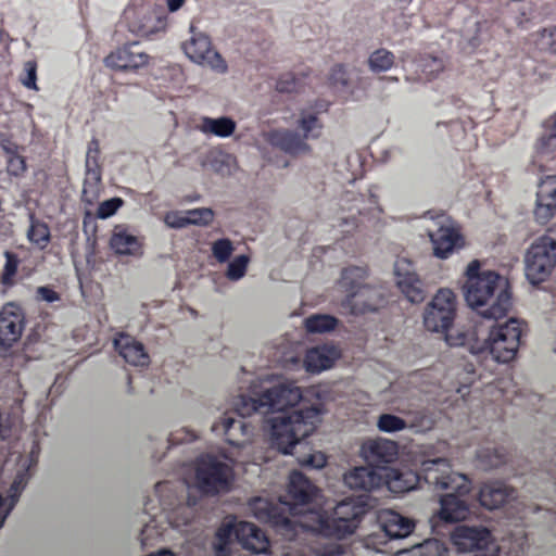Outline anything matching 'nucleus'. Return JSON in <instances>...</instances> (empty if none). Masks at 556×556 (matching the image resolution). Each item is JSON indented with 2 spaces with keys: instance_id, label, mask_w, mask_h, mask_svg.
Masks as SVG:
<instances>
[{
  "instance_id": "obj_52",
  "label": "nucleus",
  "mask_w": 556,
  "mask_h": 556,
  "mask_svg": "<svg viewBox=\"0 0 556 556\" xmlns=\"http://www.w3.org/2000/svg\"><path fill=\"white\" fill-rule=\"evenodd\" d=\"M28 482V475L27 472H20L15 476L12 485H11V492L12 496H17L21 494V492L25 489Z\"/></svg>"
},
{
  "instance_id": "obj_28",
  "label": "nucleus",
  "mask_w": 556,
  "mask_h": 556,
  "mask_svg": "<svg viewBox=\"0 0 556 556\" xmlns=\"http://www.w3.org/2000/svg\"><path fill=\"white\" fill-rule=\"evenodd\" d=\"M233 531L236 540L240 542L243 548L255 554H265L269 551L267 536L253 523L236 522Z\"/></svg>"
},
{
  "instance_id": "obj_12",
  "label": "nucleus",
  "mask_w": 556,
  "mask_h": 556,
  "mask_svg": "<svg viewBox=\"0 0 556 556\" xmlns=\"http://www.w3.org/2000/svg\"><path fill=\"white\" fill-rule=\"evenodd\" d=\"M457 294L450 288H440L427 303L422 324L427 331L438 332L453 324L457 314Z\"/></svg>"
},
{
  "instance_id": "obj_43",
  "label": "nucleus",
  "mask_w": 556,
  "mask_h": 556,
  "mask_svg": "<svg viewBox=\"0 0 556 556\" xmlns=\"http://www.w3.org/2000/svg\"><path fill=\"white\" fill-rule=\"evenodd\" d=\"M99 148L96 143L90 144L86 152V173L90 180L94 184L101 181V169L99 164Z\"/></svg>"
},
{
  "instance_id": "obj_63",
  "label": "nucleus",
  "mask_w": 556,
  "mask_h": 556,
  "mask_svg": "<svg viewBox=\"0 0 556 556\" xmlns=\"http://www.w3.org/2000/svg\"><path fill=\"white\" fill-rule=\"evenodd\" d=\"M321 556H325V555H321Z\"/></svg>"
},
{
  "instance_id": "obj_51",
  "label": "nucleus",
  "mask_w": 556,
  "mask_h": 556,
  "mask_svg": "<svg viewBox=\"0 0 556 556\" xmlns=\"http://www.w3.org/2000/svg\"><path fill=\"white\" fill-rule=\"evenodd\" d=\"M4 267L2 274V280L4 283H10L12 278L15 276L18 267V258L15 254L11 252H4Z\"/></svg>"
},
{
  "instance_id": "obj_59",
  "label": "nucleus",
  "mask_w": 556,
  "mask_h": 556,
  "mask_svg": "<svg viewBox=\"0 0 556 556\" xmlns=\"http://www.w3.org/2000/svg\"><path fill=\"white\" fill-rule=\"evenodd\" d=\"M1 147L3 152L5 153V159L20 154L18 147L13 142L3 141Z\"/></svg>"
},
{
  "instance_id": "obj_42",
  "label": "nucleus",
  "mask_w": 556,
  "mask_h": 556,
  "mask_svg": "<svg viewBox=\"0 0 556 556\" xmlns=\"http://www.w3.org/2000/svg\"><path fill=\"white\" fill-rule=\"evenodd\" d=\"M296 125L303 136V140L311 137L315 130H319L321 128L317 114L305 110L300 112Z\"/></svg>"
},
{
  "instance_id": "obj_20",
  "label": "nucleus",
  "mask_w": 556,
  "mask_h": 556,
  "mask_svg": "<svg viewBox=\"0 0 556 556\" xmlns=\"http://www.w3.org/2000/svg\"><path fill=\"white\" fill-rule=\"evenodd\" d=\"M476 500L483 509L495 511L515 500V490L500 481H486L479 486Z\"/></svg>"
},
{
  "instance_id": "obj_39",
  "label": "nucleus",
  "mask_w": 556,
  "mask_h": 556,
  "mask_svg": "<svg viewBox=\"0 0 556 556\" xmlns=\"http://www.w3.org/2000/svg\"><path fill=\"white\" fill-rule=\"evenodd\" d=\"M394 64V55L386 49L374 51L368 59V65L371 72L382 73L392 68Z\"/></svg>"
},
{
  "instance_id": "obj_4",
  "label": "nucleus",
  "mask_w": 556,
  "mask_h": 556,
  "mask_svg": "<svg viewBox=\"0 0 556 556\" xmlns=\"http://www.w3.org/2000/svg\"><path fill=\"white\" fill-rule=\"evenodd\" d=\"M522 332V321L510 317L502 324L493 325L484 340H476L470 345V352L476 355H488L496 363H509L517 355Z\"/></svg>"
},
{
  "instance_id": "obj_61",
  "label": "nucleus",
  "mask_w": 556,
  "mask_h": 556,
  "mask_svg": "<svg viewBox=\"0 0 556 556\" xmlns=\"http://www.w3.org/2000/svg\"><path fill=\"white\" fill-rule=\"evenodd\" d=\"M10 432L9 420L0 414V439H4Z\"/></svg>"
},
{
  "instance_id": "obj_34",
  "label": "nucleus",
  "mask_w": 556,
  "mask_h": 556,
  "mask_svg": "<svg viewBox=\"0 0 556 556\" xmlns=\"http://www.w3.org/2000/svg\"><path fill=\"white\" fill-rule=\"evenodd\" d=\"M338 324V319L328 314L311 315L303 320L305 331L312 334L330 332L337 328Z\"/></svg>"
},
{
  "instance_id": "obj_7",
  "label": "nucleus",
  "mask_w": 556,
  "mask_h": 556,
  "mask_svg": "<svg viewBox=\"0 0 556 556\" xmlns=\"http://www.w3.org/2000/svg\"><path fill=\"white\" fill-rule=\"evenodd\" d=\"M180 48L192 64L219 75L228 73V63L213 45L210 35L195 25H189L188 36L181 42Z\"/></svg>"
},
{
  "instance_id": "obj_33",
  "label": "nucleus",
  "mask_w": 556,
  "mask_h": 556,
  "mask_svg": "<svg viewBox=\"0 0 556 556\" xmlns=\"http://www.w3.org/2000/svg\"><path fill=\"white\" fill-rule=\"evenodd\" d=\"M393 556H448V551L439 540L430 539L408 549L399 551Z\"/></svg>"
},
{
  "instance_id": "obj_47",
  "label": "nucleus",
  "mask_w": 556,
  "mask_h": 556,
  "mask_svg": "<svg viewBox=\"0 0 556 556\" xmlns=\"http://www.w3.org/2000/svg\"><path fill=\"white\" fill-rule=\"evenodd\" d=\"M163 223L170 229H182L188 227L186 210H170L165 212Z\"/></svg>"
},
{
  "instance_id": "obj_6",
  "label": "nucleus",
  "mask_w": 556,
  "mask_h": 556,
  "mask_svg": "<svg viewBox=\"0 0 556 556\" xmlns=\"http://www.w3.org/2000/svg\"><path fill=\"white\" fill-rule=\"evenodd\" d=\"M421 472L429 485L439 492L467 496L473 490L472 479L465 472L455 469L447 458L428 459L421 463Z\"/></svg>"
},
{
  "instance_id": "obj_36",
  "label": "nucleus",
  "mask_w": 556,
  "mask_h": 556,
  "mask_svg": "<svg viewBox=\"0 0 556 556\" xmlns=\"http://www.w3.org/2000/svg\"><path fill=\"white\" fill-rule=\"evenodd\" d=\"M545 134L535 140V149L542 154L552 153L556 149V111L545 121Z\"/></svg>"
},
{
  "instance_id": "obj_22",
  "label": "nucleus",
  "mask_w": 556,
  "mask_h": 556,
  "mask_svg": "<svg viewBox=\"0 0 556 556\" xmlns=\"http://www.w3.org/2000/svg\"><path fill=\"white\" fill-rule=\"evenodd\" d=\"M213 428L222 431L226 441L237 448H244L253 443L255 431L254 427L245 421L236 420L231 416L224 415Z\"/></svg>"
},
{
  "instance_id": "obj_62",
  "label": "nucleus",
  "mask_w": 556,
  "mask_h": 556,
  "mask_svg": "<svg viewBox=\"0 0 556 556\" xmlns=\"http://www.w3.org/2000/svg\"><path fill=\"white\" fill-rule=\"evenodd\" d=\"M529 20L528 16H522L521 20L518 21L519 24H522L523 22H527Z\"/></svg>"
},
{
  "instance_id": "obj_56",
  "label": "nucleus",
  "mask_w": 556,
  "mask_h": 556,
  "mask_svg": "<svg viewBox=\"0 0 556 556\" xmlns=\"http://www.w3.org/2000/svg\"><path fill=\"white\" fill-rule=\"evenodd\" d=\"M483 456L490 457L489 466L496 467L504 463L503 455L495 450H488L483 452Z\"/></svg>"
},
{
  "instance_id": "obj_14",
  "label": "nucleus",
  "mask_w": 556,
  "mask_h": 556,
  "mask_svg": "<svg viewBox=\"0 0 556 556\" xmlns=\"http://www.w3.org/2000/svg\"><path fill=\"white\" fill-rule=\"evenodd\" d=\"M127 27L130 33L141 38L165 31L167 17L162 7L146 3L130 7L125 12Z\"/></svg>"
},
{
  "instance_id": "obj_35",
  "label": "nucleus",
  "mask_w": 556,
  "mask_h": 556,
  "mask_svg": "<svg viewBox=\"0 0 556 556\" xmlns=\"http://www.w3.org/2000/svg\"><path fill=\"white\" fill-rule=\"evenodd\" d=\"M437 333L442 336L443 341L450 348H460L465 345L470 348L477 340L470 339L468 331L464 327L455 326L454 323L448 325L445 329L439 330Z\"/></svg>"
},
{
  "instance_id": "obj_32",
  "label": "nucleus",
  "mask_w": 556,
  "mask_h": 556,
  "mask_svg": "<svg viewBox=\"0 0 556 556\" xmlns=\"http://www.w3.org/2000/svg\"><path fill=\"white\" fill-rule=\"evenodd\" d=\"M418 476L413 471L401 472L397 469L389 468L384 473V482L393 493H404L414 490L418 484Z\"/></svg>"
},
{
  "instance_id": "obj_38",
  "label": "nucleus",
  "mask_w": 556,
  "mask_h": 556,
  "mask_svg": "<svg viewBox=\"0 0 556 556\" xmlns=\"http://www.w3.org/2000/svg\"><path fill=\"white\" fill-rule=\"evenodd\" d=\"M251 258L247 254H239L227 263L225 277L230 281H239L245 277Z\"/></svg>"
},
{
  "instance_id": "obj_18",
  "label": "nucleus",
  "mask_w": 556,
  "mask_h": 556,
  "mask_svg": "<svg viewBox=\"0 0 556 556\" xmlns=\"http://www.w3.org/2000/svg\"><path fill=\"white\" fill-rule=\"evenodd\" d=\"M342 357L340 348L333 343H323L307 349L302 359L303 369L309 375H320L331 370Z\"/></svg>"
},
{
  "instance_id": "obj_17",
  "label": "nucleus",
  "mask_w": 556,
  "mask_h": 556,
  "mask_svg": "<svg viewBox=\"0 0 556 556\" xmlns=\"http://www.w3.org/2000/svg\"><path fill=\"white\" fill-rule=\"evenodd\" d=\"M150 55L137 42L123 45L104 58V65L116 72L136 73L150 63Z\"/></svg>"
},
{
  "instance_id": "obj_19",
  "label": "nucleus",
  "mask_w": 556,
  "mask_h": 556,
  "mask_svg": "<svg viewBox=\"0 0 556 556\" xmlns=\"http://www.w3.org/2000/svg\"><path fill=\"white\" fill-rule=\"evenodd\" d=\"M533 215L540 223H547L556 215V175L544 176L538 181Z\"/></svg>"
},
{
  "instance_id": "obj_46",
  "label": "nucleus",
  "mask_w": 556,
  "mask_h": 556,
  "mask_svg": "<svg viewBox=\"0 0 556 556\" xmlns=\"http://www.w3.org/2000/svg\"><path fill=\"white\" fill-rule=\"evenodd\" d=\"M236 159L228 153H217L212 161V169L223 176L230 175L236 168Z\"/></svg>"
},
{
  "instance_id": "obj_13",
  "label": "nucleus",
  "mask_w": 556,
  "mask_h": 556,
  "mask_svg": "<svg viewBox=\"0 0 556 556\" xmlns=\"http://www.w3.org/2000/svg\"><path fill=\"white\" fill-rule=\"evenodd\" d=\"M450 539L460 553L477 552L476 556H500V546L485 527L458 526L451 532Z\"/></svg>"
},
{
  "instance_id": "obj_2",
  "label": "nucleus",
  "mask_w": 556,
  "mask_h": 556,
  "mask_svg": "<svg viewBox=\"0 0 556 556\" xmlns=\"http://www.w3.org/2000/svg\"><path fill=\"white\" fill-rule=\"evenodd\" d=\"M479 260L464 268L462 293L466 305L484 319L498 320L513 308V288L508 278L495 270H481Z\"/></svg>"
},
{
  "instance_id": "obj_15",
  "label": "nucleus",
  "mask_w": 556,
  "mask_h": 556,
  "mask_svg": "<svg viewBox=\"0 0 556 556\" xmlns=\"http://www.w3.org/2000/svg\"><path fill=\"white\" fill-rule=\"evenodd\" d=\"M258 150L266 155L270 149H278L291 155L311 152V146L299 134L286 128L270 129L260 135Z\"/></svg>"
},
{
  "instance_id": "obj_8",
  "label": "nucleus",
  "mask_w": 556,
  "mask_h": 556,
  "mask_svg": "<svg viewBox=\"0 0 556 556\" xmlns=\"http://www.w3.org/2000/svg\"><path fill=\"white\" fill-rule=\"evenodd\" d=\"M523 265L530 285L547 281L556 268V237L545 233L536 238L525 253Z\"/></svg>"
},
{
  "instance_id": "obj_3",
  "label": "nucleus",
  "mask_w": 556,
  "mask_h": 556,
  "mask_svg": "<svg viewBox=\"0 0 556 556\" xmlns=\"http://www.w3.org/2000/svg\"><path fill=\"white\" fill-rule=\"evenodd\" d=\"M366 511L364 502L349 497L339 502L326 519L318 511L305 515L303 528L328 536L342 539L355 532Z\"/></svg>"
},
{
  "instance_id": "obj_23",
  "label": "nucleus",
  "mask_w": 556,
  "mask_h": 556,
  "mask_svg": "<svg viewBox=\"0 0 556 556\" xmlns=\"http://www.w3.org/2000/svg\"><path fill=\"white\" fill-rule=\"evenodd\" d=\"M24 329V314L14 303L5 304L0 312V344L12 345Z\"/></svg>"
},
{
  "instance_id": "obj_31",
  "label": "nucleus",
  "mask_w": 556,
  "mask_h": 556,
  "mask_svg": "<svg viewBox=\"0 0 556 556\" xmlns=\"http://www.w3.org/2000/svg\"><path fill=\"white\" fill-rule=\"evenodd\" d=\"M198 129L203 135L225 139L231 137L235 134L237 129V123L229 116H204L200 119Z\"/></svg>"
},
{
  "instance_id": "obj_58",
  "label": "nucleus",
  "mask_w": 556,
  "mask_h": 556,
  "mask_svg": "<svg viewBox=\"0 0 556 556\" xmlns=\"http://www.w3.org/2000/svg\"><path fill=\"white\" fill-rule=\"evenodd\" d=\"M331 79L334 84H341L342 86H345L348 84V76L343 68L337 67L332 71Z\"/></svg>"
},
{
  "instance_id": "obj_5",
  "label": "nucleus",
  "mask_w": 556,
  "mask_h": 556,
  "mask_svg": "<svg viewBox=\"0 0 556 556\" xmlns=\"http://www.w3.org/2000/svg\"><path fill=\"white\" fill-rule=\"evenodd\" d=\"M185 480L189 491L216 494L230 488L235 480V472L227 463L206 455L197 460Z\"/></svg>"
},
{
  "instance_id": "obj_57",
  "label": "nucleus",
  "mask_w": 556,
  "mask_h": 556,
  "mask_svg": "<svg viewBox=\"0 0 556 556\" xmlns=\"http://www.w3.org/2000/svg\"><path fill=\"white\" fill-rule=\"evenodd\" d=\"M295 88V79L288 77L287 79H280L277 81L276 89L280 92H291Z\"/></svg>"
},
{
  "instance_id": "obj_29",
  "label": "nucleus",
  "mask_w": 556,
  "mask_h": 556,
  "mask_svg": "<svg viewBox=\"0 0 556 556\" xmlns=\"http://www.w3.org/2000/svg\"><path fill=\"white\" fill-rule=\"evenodd\" d=\"M378 522L390 539H403L415 529V521L394 510L383 509L378 513Z\"/></svg>"
},
{
  "instance_id": "obj_25",
  "label": "nucleus",
  "mask_w": 556,
  "mask_h": 556,
  "mask_svg": "<svg viewBox=\"0 0 556 556\" xmlns=\"http://www.w3.org/2000/svg\"><path fill=\"white\" fill-rule=\"evenodd\" d=\"M249 507L255 518L270 523L287 539L293 538L294 532L291 528V519L277 514L276 508L266 498L255 497L249 503Z\"/></svg>"
},
{
  "instance_id": "obj_11",
  "label": "nucleus",
  "mask_w": 556,
  "mask_h": 556,
  "mask_svg": "<svg viewBox=\"0 0 556 556\" xmlns=\"http://www.w3.org/2000/svg\"><path fill=\"white\" fill-rule=\"evenodd\" d=\"M426 231L432 255L440 261L448 260L455 252L467 247L459 226L448 217L437 216Z\"/></svg>"
},
{
  "instance_id": "obj_24",
  "label": "nucleus",
  "mask_w": 556,
  "mask_h": 556,
  "mask_svg": "<svg viewBox=\"0 0 556 556\" xmlns=\"http://www.w3.org/2000/svg\"><path fill=\"white\" fill-rule=\"evenodd\" d=\"M458 494H441L438 498L437 517L446 523L466 521L472 511L470 504Z\"/></svg>"
},
{
  "instance_id": "obj_60",
  "label": "nucleus",
  "mask_w": 556,
  "mask_h": 556,
  "mask_svg": "<svg viewBox=\"0 0 556 556\" xmlns=\"http://www.w3.org/2000/svg\"><path fill=\"white\" fill-rule=\"evenodd\" d=\"M167 10L172 13L177 12L182 8L186 0H165Z\"/></svg>"
},
{
  "instance_id": "obj_30",
  "label": "nucleus",
  "mask_w": 556,
  "mask_h": 556,
  "mask_svg": "<svg viewBox=\"0 0 556 556\" xmlns=\"http://www.w3.org/2000/svg\"><path fill=\"white\" fill-rule=\"evenodd\" d=\"M343 483L351 490L372 491L381 485V477L372 469L355 467L343 475Z\"/></svg>"
},
{
  "instance_id": "obj_1",
  "label": "nucleus",
  "mask_w": 556,
  "mask_h": 556,
  "mask_svg": "<svg viewBox=\"0 0 556 556\" xmlns=\"http://www.w3.org/2000/svg\"><path fill=\"white\" fill-rule=\"evenodd\" d=\"M244 392L233 400L232 408L242 417L266 408L264 433L283 455H291L300 442L316 433L328 413L319 386L302 387L277 374L251 377Z\"/></svg>"
},
{
  "instance_id": "obj_40",
  "label": "nucleus",
  "mask_w": 556,
  "mask_h": 556,
  "mask_svg": "<svg viewBox=\"0 0 556 556\" xmlns=\"http://www.w3.org/2000/svg\"><path fill=\"white\" fill-rule=\"evenodd\" d=\"M27 238L39 249H45L50 241V230L47 224L33 219L27 231Z\"/></svg>"
},
{
  "instance_id": "obj_26",
  "label": "nucleus",
  "mask_w": 556,
  "mask_h": 556,
  "mask_svg": "<svg viewBox=\"0 0 556 556\" xmlns=\"http://www.w3.org/2000/svg\"><path fill=\"white\" fill-rule=\"evenodd\" d=\"M113 345L119 356L129 365L146 367L150 364V356L144 345L135 338L119 333L114 338Z\"/></svg>"
},
{
  "instance_id": "obj_10",
  "label": "nucleus",
  "mask_w": 556,
  "mask_h": 556,
  "mask_svg": "<svg viewBox=\"0 0 556 556\" xmlns=\"http://www.w3.org/2000/svg\"><path fill=\"white\" fill-rule=\"evenodd\" d=\"M320 494L316 488L304 475L293 471L289 476L287 493L281 502L282 509H287L292 518L291 523H298L303 528L305 515L314 511L311 504L314 503Z\"/></svg>"
},
{
  "instance_id": "obj_55",
  "label": "nucleus",
  "mask_w": 556,
  "mask_h": 556,
  "mask_svg": "<svg viewBox=\"0 0 556 556\" xmlns=\"http://www.w3.org/2000/svg\"><path fill=\"white\" fill-rule=\"evenodd\" d=\"M14 505V501L11 503L5 502L3 496L0 494V528L3 526L7 517L9 516L12 507Z\"/></svg>"
},
{
  "instance_id": "obj_50",
  "label": "nucleus",
  "mask_w": 556,
  "mask_h": 556,
  "mask_svg": "<svg viewBox=\"0 0 556 556\" xmlns=\"http://www.w3.org/2000/svg\"><path fill=\"white\" fill-rule=\"evenodd\" d=\"M123 205L121 198H112L103 201L99 204L97 210V217L100 219H106L113 216L118 208Z\"/></svg>"
},
{
  "instance_id": "obj_44",
  "label": "nucleus",
  "mask_w": 556,
  "mask_h": 556,
  "mask_svg": "<svg viewBox=\"0 0 556 556\" xmlns=\"http://www.w3.org/2000/svg\"><path fill=\"white\" fill-rule=\"evenodd\" d=\"M233 251V242L228 238L216 239L211 244L212 255L218 263L229 262Z\"/></svg>"
},
{
  "instance_id": "obj_49",
  "label": "nucleus",
  "mask_w": 556,
  "mask_h": 556,
  "mask_svg": "<svg viewBox=\"0 0 556 556\" xmlns=\"http://www.w3.org/2000/svg\"><path fill=\"white\" fill-rule=\"evenodd\" d=\"M27 169L26 161L21 154L5 159V170L11 177H21Z\"/></svg>"
},
{
  "instance_id": "obj_45",
  "label": "nucleus",
  "mask_w": 556,
  "mask_h": 556,
  "mask_svg": "<svg viewBox=\"0 0 556 556\" xmlns=\"http://www.w3.org/2000/svg\"><path fill=\"white\" fill-rule=\"evenodd\" d=\"M235 523L223 526L216 533L215 549L218 556H226L229 545L236 539Z\"/></svg>"
},
{
  "instance_id": "obj_37",
  "label": "nucleus",
  "mask_w": 556,
  "mask_h": 556,
  "mask_svg": "<svg viewBox=\"0 0 556 556\" xmlns=\"http://www.w3.org/2000/svg\"><path fill=\"white\" fill-rule=\"evenodd\" d=\"M376 428L382 433H395L408 429V425L402 417L391 414L383 413L377 417Z\"/></svg>"
},
{
  "instance_id": "obj_16",
  "label": "nucleus",
  "mask_w": 556,
  "mask_h": 556,
  "mask_svg": "<svg viewBox=\"0 0 556 556\" xmlns=\"http://www.w3.org/2000/svg\"><path fill=\"white\" fill-rule=\"evenodd\" d=\"M392 273L396 288L407 301L418 304L425 300L426 293L422 281L410 260L406 257L396 258Z\"/></svg>"
},
{
  "instance_id": "obj_41",
  "label": "nucleus",
  "mask_w": 556,
  "mask_h": 556,
  "mask_svg": "<svg viewBox=\"0 0 556 556\" xmlns=\"http://www.w3.org/2000/svg\"><path fill=\"white\" fill-rule=\"evenodd\" d=\"M188 226L207 227L215 218V213L211 207H194L186 210Z\"/></svg>"
},
{
  "instance_id": "obj_9",
  "label": "nucleus",
  "mask_w": 556,
  "mask_h": 556,
  "mask_svg": "<svg viewBox=\"0 0 556 556\" xmlns=\"http://www.w3.org/2000/svg\"><path fill=\"white\" fill-rule=\"evenodd\" d=\"M366 276L365 269L349 267L341 271L336 283L345 304L355 311L375 309L379 304L376 290L364 283Z\"/></svg>"
},
{
  "instance_id": "obj_21",
  "label": "nucleus",
  "mask_w": 556,
  "mask_h": 556,
  "mask_svg": "<svg viewBox=\"0 0 556 556\" xmlns=\"http://www.w3.org/2000/svg\"><path fill=\"white\" fill-rule=\"evenodd\" d=\"M359 455L375 466L391 464L399 457V445L395 441L387 438H371L362 443Z\"/></svg>"
},
{
  "instance_id": "obj_54",
  "label": "nucleus",
  "mask_w": 556,
  "mask_h": 556,
  "mask_svg": "<svg viewBox=\"0 0 556 556\" xmlns=\"http://www.w3.org/2000/svg\"><path fill=\"white\" fill-rule=\"evenodd\" d=\"M37 293L42 301L48 303H53L59 300L58 293L47 287H39L37 289Z\"/></svg>"
},
{
  "instance_id": "obj_27",
  "label": "nucleus",
  "mask_w": 556,
  "mask_h": 556,
  "mask_svg": "<svg viewBox=\"0 0 556 556\" xmlns=\"http://www.w3.org/2000/svg\"><path fill=\"white\" fill-rule=\"evenodd\" d=\"M109 248L116 256L141 257L143 245L140 239L123 227H115L109 239Z\"/></svg>"
},
{
  "instance_id": "obj_53",
  "label": "nucleus",
  "mask_w": 556,
  "mask_h": 556,
  "mask_svg": "<svg viewBox=\"0 0 556 556\" xmlns=\"http://www.w3.org/2000/svg\"><path fill=\"white\" fill-rule=\"evenodd\" d=\"M25 70L27 77L23 80L24 86L28 89L37 90L35 64L31 62L26 63Z\"/></svg>"
},
{
  "instance_id": "obj_48",
  "label": "nucleus",
  "mask_w": 556,
  "mask_h": 556,
  "mask_svg": "<svg viewBox=\"0 0 556 556\" xmlns=\"http://www.w3.org/2000/svg\"><path fill=\"white\" fill-rule=\"evenodd\" d=\"M328 462L327 455L321 451H312L308 455L299 458V464L314 469H323Z\"/></svg>"
}]
</instances>
